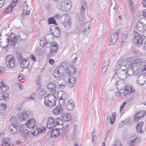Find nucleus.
Wrapping results in <instances>:
<instances>
[{
  "instance_id": "obj_49",
  "label": "nucleus",
  "mask_w": 146,
  "mask_h": 146,
  "mask_svg": "<svg viewBox=\"0 0 146 146\" xmlns=\"http://www.w3.org/2000/svg\"><path fill=\"white\" fill-rule=\"evenodd\" d=\"M28 10V6H27V3L24 2L23 4V10L26 11Z\"/></svg>"
},
{
  "instance_id": "obj_9",
  "label": "nucleus",
  "mask_w": 146,
  "mask_h": 146,
  "mask_svg": "<svg viewBox=\"0 0 146 146\" xmlns=\"http://www.w3.org/2000/svg\"><path fill=\"white\" fill-rule=\"evenodd\" d=\"M5 60V63L8 68H11L15 66V60L13 56L7 55L6 56Z\"/></svg>"
},
{
  "instance_id": "obj_33",
  "label": "nucleus",
  "mask_w": 146,
  "mask_h": 146,
  "mask_svg": "<svg viewBox=\"0 0 146 146\" xmlns=\"http://www.w3.org/2000/svg\"><path fill=\"white\" fill-rule=\"evenodd\" d=\"M119 34V33L115 32L112 35L111 38V41L112 43H114L116 42Z\"/></svg>"
},
{
  "instance_id": "obj_13",
  "label": "nucleus",
  "mask_w": 146,
  "mask_h": 146,
  "mask_svg": "<svg viewBox=\"0 0 146 146\" xmlns=\"http://www.w3.org/2000/svg\"><path fill=\"white\" fill-rule=\"evenodd\" d=\"M142 61L141 59L139 58H136L134 60H133L131 59V58H128L126 59L125 62L127 64H131L133 66L135 64H137L140 63Z\"/></svg>"
},
{
  "instance_id": "obj_40",
  "label": "nucleus",
  "mask_w": 146,
  "mask_h": 146,
  "mask_svg": "<svg viewBox=\"0 0 146 146\" xmlns=\"http://www.w3.org/2000/svg\"><path fill=\"white\" fill-rule=\"evenodd\" d=\"M109 60H105L102 65V68L103 71L105 72L107 69L108 67Z\"/></svg>"
},
{
  "instance_id": "obj_25",
  "label": "nucleus",
  "mask_w": 146,
  "mask_h": 146,
  "mask_svg": "<svg viewBox=\"0 0 146 146\" xmlns=\"http://www.w3.org/2000/svg\"><path fill=\"white\" fill-rule=\"evenodd\" d=\"M63 107L60 106H57L53 110V113L56 115H58L62 113L63 111Z\"/></svg>"
},
{
  "instance_id": "obj_46",
  "label": "nucleus",
  "mask_w": 146,
  "mask_h": 146,
  "mask_svg": "<svg viewBox=\"0 0 146 146\" xmlns=\"http://www.w3.org/2000/svg\"><path fill=\"white\" fill-rule=\"evenodd\" d=\"M48 21L49 24H55L56 23V21H55L54 17L48 18Z\"/></svg>"
},
{
  "instance_id": "obj_23",
  "label": "nucleus",
  "mask_w": 146,
  "mask_h": 146,
  "mask_svg": "<svg viewBox=\"0 0 146 146\" xmlns=\"http://www.w3.org/2000/svg\"><path fill=\"white\" fill-rule=\"evenodd\" d=\"M127 70L126 71L127 75L128 74L129 76L133 75L134 72V68L133 65L131 64H127Z\"/></svg>"
},
{
  "instance_id": "obj_53",
  "label": "nucleus",
  "mask_w": 146,
  "mask_h": 146,
  "mask_svg": "<svg viewBox=\"0 0 146 146\" xmlns=\"http://www.w3.org/2000/svg\"><path fill=\"white\" fill-rule=\"evenodd\" d=\"M65 100L60 98L59 100V104L60 105L62 106L65 104Z\"/></svg>"
},
{
  "instance_id": "obj_61",
  "label": "nucleus",
  "mask_w": 146,
  "mask_h": 146,
  "mask_svg": "<svg viewBox=\"0 0 146 146\" xmlns=\"http://www.w3.org/2000/svg\"><path fill=\"white\" fill-rule=\"evenodd\" d=\"M1 106L2 107L4 111L5 110H6V105L5 104L3 103H1Z\"/></svg>"
},
{
  "instance_id": "obj_4",
  "label": "nucleus",
  "mask_w": 146,
  "mask_h": 146,
  "mask_svg": "<svg viewBox=\"0 0 146 146\" xmlns=\"http://www.w3.org/2000/svg\"><path fill=\"white\" fill-rule=\"evenodd\" d=\"M71 2L69 0H62L57 5V7L64 11H69L71 8Z\"/></svg>"
},
{
  "instance_id": "obj_31",
  "label": "nucleus",
  "mask_w": 146,
  "mask_h": 146,
  "mask_svg": "<svg viewBox=\"0 0 146 146\" xmlns=\"http://www.w3.org/2000/svg\"><path fill=\"white\" fill-rule=\"evenodd\" d=\"M126 60V59L124 60L123 57H121L118 60L115 69L117 68V69H118V68H119L120 66H122V65L123 64H126L127 66V64L126 63V62H125Z\"/></svg>"
},
{
  "instance_id": "obj_11",
  "label": "nucleus",
  "mask_w": 146,
  "mask_h": 146,
  "mask_svg": "<svg viewBox=\"0 0 146 146\" xmlns=\"http://www.w3.org/2000/svg\"><path fill=\"white\" fill-rule=\"evenodd\" d=\"M61 127H59L58 126L54 127L51 132V137L54 138L59 136L61 134V133L60 130L62 127V125H61Z\"/></svg>"
},
{
  "instance_id": "obj_57",
  "label": "nucleus",
  "mask_w": 146,
  "mask_h": 146,
  "mask_svg": "<svg viewBox=\"0 0 146 146\" xmlns=\"http://www.w3.org/2000/svg\"><path fill=\"white\" fill-rule=\"evenodd\" d=\"M77 133L72 132H71V137L73 139L74 138H75L77 135Z\"/></svg>"
},
{
  "instance_id": "obj_6",
  "label": "nucleus",
  "mask_w": 146,
  "mask_h": 146,
  "mask_svg": "<svg viewBox=\"0 0 146 146\" xmlns=\"http://www.w3.org/2000/svg\"><path fill=\"white\" fill-rule=\"evenodd\" d=\"M125 66H121L118 69H117V68L115 69L116 72V75H115L114 76V78L118 77L121 80L124 79L126 78V71L122 69L123 67Z\"/></svg>"
},
{
  "instance_id": "obj_58",
  "label": "nucleus",
  "mask_w": 146,
  "mask_h": 146,
  "mask_svg": "<svg viewBox=\"0 0 146 146\" xmlns=\"http://www.w3.org/2000/svg\"><path fill=\"white\" fill-rule=\"evenodd\" d=\"M3 100L6 101L7 100H8V96L7 95V94L6 93H3Z\"/></svg>"
},
{
  "instance_id": "obj_51",
  "label": "nucleus",
  "mask_w": 146,
  "mask_h": 146,
  "mask_svg": "<svg viewBox=\"0 0 146 146\" xmlns=\"http://www.w3.org/2000/svg\"><path fill=\"white\" fill-rule=\"evenodd\" d=\"M127 37V36L125 34H124L122 35L121 41L122 43H123L125 42Z\"/></svg>"
},
{
  "instance_id": "obj_18",
  "label": "nucleus",
  "mask_w": 146,
  "mask_h": 146,
  "mask_svg": "<svg viewBox=\"0 0 146 146\" xmlns=\"http://www.w3.org/2000/svg\"><path fill=\"white\" fill-rule=\"evenodd\" d=\"M36 122L35 119L33 118H30L28 121L25 123L27 126L29 128H34V126Z\"/></svg>"
},
{
  "instance_id": "obj_42",
  "label": "nucleus",
  "mask_w": 146,
  "mask_h": 146,
  "mask_svg": "<svg viewBox=\"0 0 146 146\" xmlns=\"http://www.w3.org/2000/svg\"><path fill=\"white\" fill-rule=\"evenodd\" d=\"M129 5V8L132 11H135V8H134V5L132 1L131 0H129L128 1Z\"/></svg>"
},
{
  "instance_id": "obj_19",
  "label": "nucleus",
  "mask_w": 146,
  "mask_h": 146,
  "mask_svg": "<svg viewBox=\"0 0 146 146\" xmlns=\"http://www.w3.org/2000/svg\"><path fill=\"white\" fill-rule=\"evenodd\" d=\"M66 21V18L64 16L61 17V20L62 23H63L64 26L66 29H69L70 27V22L69 19L67 18Z\"/></svg>"
},
{
  "instance_id": "obj_60",
  "label": "nucleus",
  "mask_w": 146,
  "mask_h": 146,
  "mask_svg": "<svg viewBox=\"0 0 146 146\" xmlns=\"http://www.w3.org/2000/svg\"><path fill=\"white\" fill-rule=\"evenodd\" d=\"M77 126L76 125H75L73 127V130L72 132L77 133Z\"/></svg>"
},
{
  "instance_id": "obj_36",
  "label": "nucleus",
  "mask_w": 146,
  "mask_h": 146,
  "mask_svg": "<svg viewBox=\"0 0 146 146\" xmlns=\"http://www.w3.org/2000/svg\"><path fill=\"white\" fill-rule=\"evenodd\" d=\"M69 126L68 125H66L65 127L63 128V127L60 130V131L62 134V135H64L66 134L69 130Z\"/></svg>"
},
{
  "instance_id": "obj_56",
  "label": "nucleus",
  "mask_w": 146,
  "mask_h": 146,
  "mask_svg": "<svg viewBox=\"0 0 146 146\" xmlns=\"http://www.w3.org/2000/svg\"><path fill=\"white\" fill-rule=\"evenodd\" d=\"M18 0H14L13 2L10 5L13 8L15 6L16 4V2Z\"/></svg>"
},
{
  "instance_id": "obj_37",
  "label": "nucleus",
  "mask_w": 146,
  "mask_h": 146,
  "mask_svg": "<svg viewBox=\"0 0 146 146\" xmlns=\"http://www.w3.org/2000/svg\"><path fill=\"white\" fill-rule=\"evenodd\" d=\"M81 1L82 3L80 9V12L84 13V10L86 8V3L85 0H81Z\"/></svg>"
},
{
  "instance_id": "obj_24",
  "label": "nucleus",
  "mask_w": 146,
  "mask_h": 146,
  "mask_svg": "<svg viewBox=\"0 0 146 146\" xmlns=\"http://www.w3.org/2000/svg\"><path fill=\"white\" fill-rule=\"evenodd\" d=\"M124 81L122 80L117 81L115 83L116 88L118 90H121L124 88Z\"/></svg>"
},
{
  "instance_id": "obj_16",
  "label": "nucleus",
  "mask_w": 146,
  "mask_h": 146,
  "mask_svg": "<svg viewBox=\"0 0 146 146\" xmlns=\"http://www.w3.org/2000/svg\"><path fill=\"white\" fill-rule=\"evenodd\" d=\"M136 81L137 83L139 85H144L146 84V76L143 74L140 75Z\"/></svg>"
},
{
  "instance_id": "obj_32",
  "label": "nucleus",
  "mask_w": 146,
  "mask_h": 146,
  "mask_svg": "<svg viewBox=\"0 0 146 146\" xmlns=\"http://www.w3.org/2000/svg\"><path fill=\"white\" fill-rule=\"evenodd\" d=\"M76 80V78L74 76L68 78V85L70 88H72L74 85Z\"/></svg>"
},
{
  "instance_id": "obj_45",
  "label": "nucleus",
  "mask_w": 146,
  "mask_h": 146,
  "mask_svg": "<svg viewBox=\"0 0 146 146\" xmlns=\"http://www.w3.org/2000/svg\"><path fill=\"white\" fill-rule=\"evenodd\" d=\"M55 125L56 126L55 127L58 126V127L59 125H60L62 124V122L60 118H57L55 119Z\"/></svg>"
},
{
  "instance_id": "obj_62",
  "label": "nucleus",
  "mask_w": 146,
  "mask_h": 146,
  "mask_svg": "<svg viewBox=\"0 0 146 146\" xmlns=\"http://www.w3.org/2000/svg\"><path fill=\"white\" fill-rule=\"evenodd\" d=\"M30 58L34 61L35 62L36 61V58L33 55H31L30 56Z\"/></svg>"
},
{
  "instance_id": "obj_35",
  "label": "nucleus",
  "mask_w": 146,
  "mask_h": 146,
  "mask_svg": "<svg viewBox=\"0 0 146 146\" xmlns=\"http://www.w3.org/2000/svg\"><path fill=\"white\" fill-rule=\"evenodd\" d=\"M2 146H11L9 139L5 138L3 140ZM12 146H13L12 145Z\"/></svg>"
},
{
  "instance_id": "obj_20",
  "label": "nucleus",
  "mask_w": 146,
  "mask_h": 146,
  "mask_svg": "<svg viewBox=\"0 0 146 146\" xmlns=\"http://www.w3.org/2000/svg\"><path fill=\"white\" fill-rule=\"evenodd\" d=\"M146 114V112L144 111H140L139 112L137 113L135 116L134 119V121L137 122L138 120L140 119L142 117L145 116Z\"/></svg>"
},
{
  "instance_id": "obj_21",
  "label": "nucleus",
  "mask_w": 146,
  "mask_h": 146,
  "mask_svg": "<svg viewBox=\"0 0 146 146\" xmlns=\"http://www.w3.org/2000/svg\"><path fill=\"white\" fill-rule=\"evenodd\" d=\"M66 71L68 76H72L76 73V70L74 67L69 66L66 67Z\"/></svg>"
},
{
  "instance_id": "obj_7",
  "label": "nucleus",
  "mask_w": 146,
  "mask_h": 146,
  "mask_svg": "<svg viewBox=\"0 0 146 146\" xmlns=\"http://www.w3.org/2000/svg\"><path fill=\"white\" fill-rule=\"evenodd\" d=\"M67 76H65L64 78H60L55 81V85L56 88L58 89H63L67 85L68 82L66 79L67 78Z\"/></svg>"
},
{
  "instance_id": "obj_3",
  "label": "nucleus",
  "mask_w": 146,
  "mask_h": 146,
  "mask_svg": "<svg viewBox=\"0 0 146 146\" xmlns=\"http://www.w3.org/2000/svg\"><path fill=\"white\" fill-rule=\"evenodd\" d=\"M44 100V103L47 106L51 108L56 105V98L54 94H48L45 96Z\"/></svg>"
},
{
  "instance_id": "obj_22",
  "label": "nucleus",
  "mask_w": 146,
  "mask_h": 146,
  "mask_svg": "<svg viewBox=\"0 0 146 146\" xmlns=\"http://www.w3.org/2000/svg\"><path fill=\"white\" fill-rule=\"evenodd\" d=\"M54 82L55 83V82ZM47 88L51 92L54 94L56 93V87L55 86V83L54 84L52 83H48L47 85Z\"/></svg>"
},
{
  "instance_id": "obj_55",
  "label": "nucleus",
  "mask_w": 146,
  "mask_h": 146,
  "mask_svg": "<svg viewBox=\"0 0 146 146\" xmlns=\"http://www.w3.org/2000/svg\"><path fill=\"white\" fill-rule=\"evenodd\" d=\"M13 9V8L12 7L9 5L7 8L6 11L7 12V13H10L12 11Z\"/></svg>"
},
{
  "instance_id": "obj_59",
  "label": "nucleus",
  "mask_w": 146,
  "mask_h": 146,
  "mask_svg": "<svg viewBox=\"0 0 146 146\" xmlns=\"http://www.w3.org/2000/svg\"><path fill=\"white\" fill-rule=\"evenodd\" d=\"M78 56V55L76 53H75L73 54L72 56V58H73L74 60H75L76 61V59L77 58Z\"/></svg>"
},
{
  "instance_id": "obj_50",
  "label": "nucleus",
  "mask_w": 146,
  "mask_h": 146,
  "mask_svg": "<svg viewBox=\"0 0 146 146\" xmlns=\"http://www.w3.org/2000/svg\"><path fill=\"white\" fill-rule=\"evenodd\" d=\"M30 14V11H24L23 10L22 16L23 17L25 16L26 15H29Z\"/></svg>"
},
{
  "instance_id": "obj_29",
  "label": "nucleus",
  "mask_w": 146,
  "mask_h": 146,
  "mask_svg": "<svg viewBox=\"0 0 146 146\" xmlns=\"http://www.w3.org/2000/svg\"><path fill=\"white\" fill-rule=\"evenodd\" d=\"M29 60L27 59L24 58L20 61V64L21 67L22 68H24L27 67L29 64Z\"/></svg>"
},
{
  "instance_id": "obj_15",
  "label": "nucleus",
  "mask_w": 146,
  "mask_h": 146,
  "mask_svg": "<svg viewBox=\"0 0 146 146\" xmlns=\"http://www.w3.org/2000/svg\"><path fill=\"white\" fill-rule=\"evenodd\" d=\"M9 87L6 85L5 80L2 79L0 78V89L3 92H5L9 89Z\"/></svg>"
},
{
  "instance_id": "obj_10",
  "label": "nucleus",
  "mask_w": 146,
  "mask_h": 146,
  "mask_svg": "<svg viewBox=\"0 0 146 146\" xmlns=\"http://www.w3.org/2000/svg\"><path fill=\"white\" fill-rule=\"evenodd\" d=\"M64 71L65 68L63 66H59L55 69L53 74L56 78H58L62 75Z\"/></svg>"
},
{
  "instance_id": "obj_27",
  "label": "nucleus",
  "mask_w": 146,
  "mask_h": 146,
  "mask_svg": "<svg viewBox=\"0 0 146 146\" xmlns=\"http://www.w3.org/2000/svg\"><path fill=\"white\" fill-rule=\"evenodd\" d=\"M135 91L134 89H133L131 86H127L125 87V89L122 94L125 96L128 93L133 92Z\"/></svg>"
},
{
  "instance_id": "obj_26",
  "label": "nucleus",
  "mask_w": 146,
  "mask_h": 146,
  "mask_svg": "<svg viewBox=\"0 0 146 146\" xmlns=\"http://www.w3.org/2000/svg\"><path fill=\"white\" fill-rule=\"evenodd\" d=\"M66 104V108L68 110H72L74 106V103L71 99H69Z\"/></svg>"
},
{
  "instance_id": "obj_54",
  "label": "nucleus",
  "mask_w": 146,
  "mask_h": 146,
  "mask_svg": "<svg viewBox=\"0 0 146 146\" xmlns=\"http://www.w3.org/2000/svg\"><path fill=\"white\" fill-rule=\"evenodd\" d=\"M36 96L35 94L33 93L28 98V99L29 100L30 99H34L36 98Z\"/></svg>"
},
{
  "instance_id": "obj_17",
  "label": "nucleus",
  "mask_w": 146,
  "mask_h": 146,
  "mask_svg": "<svg viewBox=\"0 0 146 146\" xmlns=\"http://www.w3.org/2000/svg\"><path fill=\"white\" fill-rule=\"evenodd\" d=\"M145 27V25L141 21L139 20L136 24V29L139 32L143 31Z\"/></svg>"
},
{
  "instance_id": "obj_2",
  "label": "nucleus",
  "mask_w": 146,
  "mask_h": 146,
  "mask_svg": "<svg viewBox=\"0 0 146 146\" xmlns=\"http://www.w3.org/2000/svg\"><path fill=\"white\" fill-rule=\"evenodd\" d=\"M19 35L15 36L13 37L14 34L11 33L10 35L11 41L10 45L12 47H14L16 43L23 40L25 39L27 37V35L23 32H21L19 33Z\"/></svg>"
},
{
  "instance_id": "obj_64",
  "label": "nucleus",
  "mask_w": 146,
  "mask_h": 146,
  "mask_svg": "<svg viewBox=\"0 0 146 146\" xmlns=\"http://www.w3.org/2000/svg\"><path fill=\"white\" fill-rule=\"evenodd\" d=\"M110 125H112L113 124L115 121V118H110Z\"/></svg>"
},
{
  "instance_id": "obj_41",
  "label": "nucleus",
  "mask_w": 146,
  "mask_h": 146,
  "mask_svg": "<svg viewBox=\"0 0 146 146\" xmlns=\"http://www.w3.org/2000/svg\"><path fill=\"white\" fill-rule=\"evenodd\" d=\"M133 137L134 138H133L132 140H131L128 143L129 145L130 146H134L135 145L136 141L137 139L136 136H133Z\"/></svg>"
},
{
  "instance_id": "obj_43",
  "label": "nucleus",
  "mask_w": 146,
  "mask_h": 146,
  "mask_svg": "<svg viewBox=\"0 0 146 146\" xmlns=\"http://www.w3.org/2000/svg\"><path fill=\"white\" fill-rule=\"evenodd\" d=\"M61 93L63 94L62 96H61V98L66 100L68 98V94L66 92H65L64 91H62L61 92Z\"/></svg>"
},
{
  "instance_id": "obj_63",
  "label": "nucleus",
  "mask_w": 146,
  "mask_h": 146,
  "mask_svg": "<svg viewBox=\"0 0 146 146\" xmlns=\"http://www.w3.org/2000/svg\"><path fill=\"white\" fill-rule=\"evenodd\" d=\"M18 78L19 80L20 81L22 80H23L24 79V78L23 75H21L19 76Z\"/></svg>"
},
{
  "instance_id": "obj_52",
  "label": "nucleus",
  "mask_w": 146,
  "mask_h": 146,
  "mask_svg": "<svg viewBox=\"0 0 146 146\" xmlns=\"http://www.w3.org/2000/svg\"><path fill=\"white\" fill-rule=\"evenodd\" d=\"M127 104V102L125 101L120 106V111L121 112L123 110V107L125 106Z\"/></svg>"
},
{
  "instance_id": "obj_5",
  "label": "nucleus",
  "mask_w": 146,
  "mask_h": 146,
  "mask_svg": "<svg viewBox=\"0 0 146 146\" xmlns=\"http://www.w3.org/2000/svg\"><path fill=\"white\" fill-rule=\"evenodd\" d=\"M9 129L11 133L16 134L21 132L23 130L22 126L19 123L10 124L9 126Z\"/></svg>"
},
{
  "instance_id": "obj_1",
  "label": "nucleus",
  "mask_w": 146,
  "mask_h": 146,
  "mask_svg": "<svg viewBox=\"0 0 146 146\" xmlns=\"http://www.w3.org/2000/svg\"><path fill=\"white\" fill-rule=\"evenodd\" d=\"M52 34H48L46 35L45 38H43L40 40V44L41 46L42 47H46L47 48L50 47V55L52 56L53 54V53L56 52L58 48V46L56 42H50L48 41L52 38Z\"/></svg>"
},
{
  "instance_id": "obj_14",
  "label": "nucleus",
  "mask_w": 146,
  "mask_h": 146,
  "mask_svg": "<svg viewBox=\"0 0 146 146\" xmlns=\"http://www.w3.org/2000/svg\"><path fill=\"white\" fill-rule=\"evenodd\" d=\"M55 120L53 118L51 117L48 118L46 124V127L48 129H52L53 128L55 127Z\"/></svg>"
},
{
  "instance_id": "obj_30",
  "label": "nucleus",
  "mask_w": 146,
  "mask_h": 146,
  "mask_svg": "<svg viewBox=\"0 0 146 146\" xmlns=\"http://www.w3.org/2000/svg\"><path fill=\"white\" fill-rule=\"evenodd\" d=\"M29 114L30 113L29 112H23L18 117L20 121H24L29 116Z\"/></svg>"
},
{
  "instance_id": "obj_39",
  "label": "nucleus",
  "mask_w": 146,
  "mask_h": 146,
  "mask_svg": "<svg viewBox=\"0 0 146 146\" xmlns=\"http://www.w3.org/2000/svg\"><path fill=\"white\" fill-rule=\"evenodd\" d=\"M83 13H81L78 16V18L79 22L81 24L84 23L85 18L83 17Z\"/></svg>"
},
{
  "instance_id": "obj_34",
  "label": "nucleus",
  "mask_w": 146,
  "mask_h": 146,
  "mask_svg": "<svg viewBox=\"0 0 146 146\" xmlns=\"http://www.w3.org/2000/svg\"><path fill=\"white\" fill-rule=\"evenodd\" d=\"M21 134L23 136V138L25 139L28 136L31 134V131L27 129H24L21 131Z\"/></svg>"
},
{
  "instance_id": "obj_48",
  "label": "nucleus",
  "mask_w": 146,
  "mask_h": 146,
  "mask_svg": "<svg viewBox=\"0 0 146 146\" xmlns=\"http://www.w3.org/2000/svg\"><path fill=\"white\" fill-rule=\"evenodd\" d=\"M17 57L19 61H21L24 59L22 58L21 56V54L20 52H18L17 53Z\"/></svg>"
},
{
  "instance_id": "obj_28",
  "label": "nucleus",
  "mask_w": 146,
  "mask_h": 146,
  "mask_svg": "<svg viewBox=\"0 0 146 146\" xmlns=\"http://www.w3.org/2000/svg\"><path fill=\"white\" fill-rule=\"evenodd\" d=\"M62 120L64 121H69L72 118L71 115L68 113L63 112L62 114Z\"/></svg>"
},
{
  "instance_id": "obj_38",
  "label": "nucleus",
  "mask_w": 146,
  "mask_h": 146,
  "mask_svg": "<svg viewBox=\"0 0 146 146\" xmlns=\"http://www.w3.org/2000/svg\"><path fill=\"white\" fill-rule=\"evenodd\" d=\"M143 125V122H141L139 123H138L136 127V129L137 131L139 132H142L141 129Z\"/></svg>"
},
{
  "instance_id": "obj_44",
  "label": "nucleus",
  "mask_w": 146,
  "mask_h": 146,
  "mask_svg": "<svg viewBox=\"0 0 146 146\" xmlns=\"http://www.w3.org/2000/svg\"><path fill=\"white\" fill-rule=\"evenodd\" d=\"M17 119L16 118V117L14 116H12L11 119L10 124H13L14 123H17Z\"/></svg>"
},
{
  "instance_id": "obj_8",
  "label": "nucleus",
  "mask_w": 146,
  "mask_h": 146,
  "mask_svg": "<svg viewBox=\"0 0 146 146\" xmlns=\"http://www.w3.org/2000/svg\"><path fill=\"white\" fill-rule=\"evenodd\" d=\"M133 39V40L134 44L139 46L142 44L144 40L141 35L136 31H134Z\"/></svg>"
},
{
  "instance_id": "obj_47",
  "label": "nucleus",
  "mask_w": 146,
  "mask_h": 146,
  "mask_svg": "<svg viewBox=\"0 0 146 146\" xmlns=\"http://www.w3.org/2000/svg\"><path fill=\"white\" fill-rule=\"evenodd\" d=\"M141 72L139 70H136L135 71H134V74L135 76H136L137 78L139 77L140 75H142L143 74H141Z\"/></svg>"
},
{
  "instance_id": "obj_12",
  "label": "nucleus",
  "mask_w": 146,
  "mask_h": 146,
  "mask_svg": "<svg viewBox=\"0 0 146 146\" xmlns=\"http://www.w3.org/2000/svg\"><path fill=\"white\" fill-rule=\"evenodd\" d=\"M50 30L52 36L56 37H58L60 35V29L55 25H52Z\"/></svg>"
}]
</instances>
